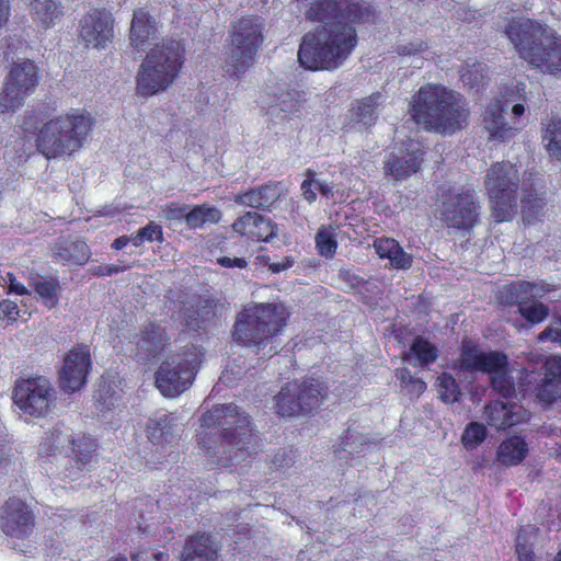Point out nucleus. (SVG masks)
I'll list each match as a JSON object with an SVG mask.
<instances>
[{
    "label": "nucleus",
    "instance_id": "obj_28",
    "mask_svg": "<svg viewBox=\"0 0 561 561\" xmlns=\"http://www.w3.org/2000/svg\"><path fill=\"white\" fill-rule=\"evenodd\" d=\"M95 448V440L90 436L83 435L78 438H73L72 435L70 436L66 454L75 461L77 471H70L67 474L69 478L73 479L79 471L85 469L93 461Z\"/></svg>",
    "mask_w": 561,
    "mask_h": 561
},
{
    "label": "nucleus",
    "instance_id": "obj_14",
    "mask_svg": "<svg viewBox=\"0 0 561 561\" xmlns=\"http://www.w3.org/2000/svg\"><path fill=\"white\" fill-rule=\"evenodd\" d=\"M424 153L423 146L413 139L396 146L385 158V176L393 182L407 180L420 170Z\"/></svg>",
    "mask_w": 561,
    "mask_h": 561
},
{
    "label": "nucleus",
    "instance_id": "obj_13",
    "mask_svg": "<svg viewBox=\"0 0 561 561\" xmlns=\"http://www.w3.org/2000/svg\"><path fill=\"white\" fill-rule=\"evenodd\" d=\"M53 399L51 385L45 377L20 379L15 383L13 401L30 416H44L49 411Z\"/></svg>",
    "mask_w": 561,
    "mask_h": 561
},
{
    "label": "nucleus",
    "instance_id": "obj_61",
    "mask_svg": "<svg viewBox=\"0 0 561 561\" xmlns=\"http://www.w3.org/2000/svg\"><path fill=\"white\" fill-rule=\"evenodd\" d=\"M339 277L351 287H357L362 283V278L353 274L350 270H341Z\"/></svg>",
    "mask_w": 561,
    "mask_h": 561
},
{
    "label": "nucleus",
    "instance_id": "obj_10",
    "mask_svg": "<svg viewBox=\"0 0 561 561\" xmlns=\"http://www.w3.org/2000/svg\"><path fill=\"white\" fill-rule=\"evenodd\" d=\"M39 81L38 69L30 59L13 62L0 91V114H14L35 92Z\"/></svg>",
    "mask_w": 561,
    "mask_h": 561
},
{
    "label": "nucleus",
    "instance_id": "obj_60",
    "mask_svg": "<svg viewBox=\"0 0 561 561\" xmlns=\"http://www.w3.org/2000/svg\"><path fill=\"white\" fill-rule=\"evenodd\" d=\"M522 535L517 537L516 553L519 561H535L533 551L524 543H522Z\"/></svg>",
    "mask_w": 561,
    "mask_h": 561
},
{
    "label": "nucleus",
    "instance_id": "obj_11",
    "mask_svg": "<svg viewBox=\"0 0 561 561\" xmlns=\"http://www.w3.org/2000/svg\"><path fill=\"white\" fill-rule=\"evenodd\" d=\"M198 366V353L194 346L183 354L164 360L156 371V386L164 397L174 398L192 383Z\"/></svg>",
    "mask_w": 561,
    "mask_h": 561
},
{
    "label": "nucleus",
    "instance_id": "obj_7",
    "mask_svg": "<svg viewBox=\"0 0 561 561\" xmlns=\"http://www.w3.org/2000/svg\"><path fill=\"white\" fill-rule=\"evenodd\" d=\"M263 30L262 19L252 15L242 16L231 25L225 60V70L230 77L239 78L254 65L264 42Z\"/></svg>",
    "mask_w": 561,
    "mask_h": 561
},
{
    "label": "nucleus",
    "instance_id": "obj_19",
    "mask_svg": "<svg viewBox=\"0 0 561 561\" xmlns=\"http://www.w3.org/2000/svg\"><path fill=\"white\" fill-rule=\"evenodd\" d=\"M234 232L252 241H270L276 236L275 227L271 220L264 218L257 213L248 211L239 217L233 224Z\"/></svg>",
    "mask_w": 561,
    "mask_h": 561
},
{
    "label": "nucleus",
    "instance_id": "obj_51",
    "mask_svg": "<svg viewBox=\"0 0 561 561\" xmlns=\"http://www.w3.org/2000/svg\"><path fill=\"white\" fill-rule=\"evenodd\" d=\"M139 231L141 232L145 241L147 242L163 241L162 228L154 221H150L147 226L139 229Z\"/></svg>",
    "mask_w": 561,
    "mask_h": 561
},
{
    "label": "nucleus",
    "instance_id": "obj_16",
    "mask_svg": "<svg viewBox=\"0 0 561 561\" xmlns=\"http://www.w3.org/2000/svg\"><path fill=\"white\" fill-rule=\"evenodd\" d=\"M79 36L87 47L104 48L113 37V19L106 10H93L79 25Z\"/></svg>",
    "mask_w": 561,
    "mask_h": 561
},
{
    "label": "nucleus",
    "instance_id": "obj_12",
    "mask_svg": "<svg viewBox=\"0 0 561 561\" xmlns=\"http://www.w3.org/2000/svg\"><path fill=\"white\" fill-rule=\"evenodd\" d=\"M479 209L473 191L450 192L443 197L439 218L448 228L467 230L476 225Z\"/></svg>",
    "mask_w": 561,
    "mask_h": 561
},
{
    "label": "nucleus",
    "instance_id": "obj_18",
    "mask_svg": "<svg viewBox=\"0 0 561 561\" xmlns=\"http://www.w3.org/2000/svg\"><path fill=\"white\" fill-rule=\"evenodd\" d=\"M483 416L489 426L501 431L527 421L529 413L517 403L496 400L484 407Z\"/></svg>",
    "mask_w": 561,
    "mask_h": 561
},
{
    "label": "nucleus",
    "instance_id": "obj_33",
    "mask_svg": "<svg viewBox=\"0 0 561 561\" xmlns=\"http://www.w3.org/2000/svg\"><path fill=\"white\" fill-rule=\"evenodd\" d=\"M542 145L548 154L561 160V115H552L542 122Z\"/></svg>",
    "mask_w": 561,
    "mask_h": 561
},
{
    "label": "nucleus",
    "instance_id": "obj_48",
    "mask_svg": "<svg viewBox=\"0 0 561 561\" xmlns=\"http://www.w3.org/2000/svg\"><path fill=\"white\" fill-rule=\"evenodd\" d=\"M560 393L558 382L551 379L545 380L538 389V398L545 403H552Z\"/></svg>",
    "mask_w": 561,
    "mask_h": 561
},
{
    "label": "nucleus",
    "instance_id": "obj_36",
    "mask_svg": "<svg viewBox=\"0 0 561 561\" xmlns=\"http://www.w3.org/2000/svg\"><path fill=\"white\" fill-rule=\"evenodd\" d=\"M71 433L67 430L59 427L53 428L47 432L45 437L39 444L38 455L42 457L55 456L57 454L66 453L70 442Z\"/></svg>",
    "mask_w": 561,
    "mask_h": 561
},
{
    "label": "nucleus",
    "instance_id": "obj_20",
    "mask_svg": "<svg viewBox=\"0 0 561 561\" xmlns=\"http://www.w3.org/2000/svg\"><path fill=\"white\" fill-rule=\"evenodd\" d=\"M168 337L159 324L149 323L142 327L136 341V356L149 360L158 356L165 347Z\"/></svg>",
    "mask_w": 561,
    "mask_h": 561
},
{
    "label": "nucleus",
    "instance_id": "obj_53",
    "mask_svg": "<svg viewBox=\"0 0 561 561\" xmlns=\"http://www.w3.org/2000/svg\"><path fill=\"white\" fill-rule=\"evenodd\" d=\"M128 268H130V265L106 264L95 266L91 272L95 276H111L113 274L125 272Z\"/></svg>",
    "mask_w": 561,
    "mask_h": 561
},
{
    "label": "nucleus",
    "instance_id": "obj_1",
    "mask_svg": "<svg viewBox=\"0 0 561 561\" xmlns=\"http://www.w3.org/2000/svg\"><path fill=\"white\" fill-rule=\"evenodd\" d=\"M504 33L518 56L529 66L554 76L561 75V37L546 24L526 18H513Z\"/></svg>",
    "mask_w": 561,
    "mask_h": 561
},
{
    "label": "nucleus",
    "instance_id": "obj_29",
    "mask_svg": "<svg viewBox=\"0 0 561 561\" xmlns=\"http://www.w3.org/2000/svg\"><path fill=\"white\" fill-rule=\"evenodd\" d=\"M298 401L301 405V414L311 412L320 407L327 397V388L318 379H307L298 382Z\"/></svg>",
    "mask_w": 561,
    "mask_h": 561
},
{
    "label": "nucleus",
    "instance_id": "obj_38",
    "mask_svg": "<svg viewBox=\"0 0 561 561\" xmlns=\"http://www.w3.org/2000/svg\"><path fill=\"white\" fill-rule=\"evenodd\" d=\"M437 357L436 347L431 344L427 340L416 337L409 353L405 355V359L409 364L414 366H423L433 363Z\"/></svg>",
    "mask_w": 561,
    "mask_h": 561
},
{
    "label": "nucleus",
    "instance_id": "obj_56",
    "mask_svg": "<svg viewBox=\"0 0 561 561\" xmlns=\"http://www.w3.org/2000/svg\"><path fill=\"white\" fill-rule=\"evenodd\" d=\"M19 316V308L16 302L11 300H3L0 302V318L16 320Z\"/></svg>",
    "mask_w": 561,
    "mask_h": 561
},
{
    "label": "nucleus",
    "instance_id": "obj_26",
    "mask_svg": "<svg viewBox=\"0 0 561 561\" xmlns=\"http://www.w3.org/2000/svg\"><path fill=\"white\" fill-rule=\"evenodd\" d=\"M382 102L383 96L380 92L356 100L348 111L350 121L364 127H370L377 121V111Z\"/></svg>",
    "mask_w": 561,
    "mask_h": 561
},
{
    "label": "nucleus",
    "instance_id": "obj_9",
    "mask_svg": "<svg viewBox=\"0 0 561 561\" xmlns=\"http://www.w3.org/2000/svg\"><path fill=\"white\" fill-rule=\"evenodd\" d=\"M461 371H481L491 377L493 389L504 398L515 393V386L507 375V356L500 352H482L471 342L462 343L461 356L457 362Z\"/></svg>",
    "mask_w": 561,
    "mask_h": 561
},
{
    "label": "nucleus",
    "instance_id": "obj_52",
    "mask_svg": "<svg viewBox=\"0 0 561 561\" xmlns=\"http://www.w3.org/2000/svg\"><path fill=\"white\" fill-rule=\"evenodd\" d=\"M546 377L545 380H553L558 382L561 378V357H550L546 362Z\"/></svg>",
    "mask_w": 561,
    "mask_h": 561
},
{
    "label": "nucleus",
    "instance_id": "obj_50",
    "mask_svg": "<svg viewBox=\"0 0 561 561\" xmlns=\"http://www.w3.org/2000/svg\"><path fill=\"white\" fill-rule=\"evenodd\" d=\"M426 43L422 41H415L407 44H400L397 47V51L402 56H414L417 54H424L427 50Z\"/></svg>",
    "mask_w": 561,
    "mask_h": 561
},
{
    "label": "nucleus",
    "instance_id": "obj_45",
    "mask_svg": "<svg viewBox=\"0 0 561 561\" xmlns=\"http://www.w3.org/2000/svg\"><path fill=\"white\" fill-rule=\"evenodd\" d=\"M439 398L446 403H454L460 397L459 387L451 375L443 374L437 378Z\"/></svg>",
    "mask_w": 561,
    "mask_h": 561
},
{
    "label": "nucleus",
    "instance_id": "obj_63",
    "mask_svg": "<svg viewBox=\"0 0 561 561\" xmlns=\"http://www.w3.org/2000/svg\"><path fill=\"white\" fill-rule=\"evenodd\" d=\"M10 16V1L0 0V26L4 25Z\"/></svg>",
    "mask_w": 561,
    "mask_h": 561
},
{
    "label": "nucleus",
    "instance_id": "obj_3",
    "mask_svg": "<svg viewBox=\"0 0 561 561\" xmlns=\"http://www.w3.org/2000/svg\"><path fill=\"white\" fill-rule=\"evenodd\" d=\"M411 115L424 129L453 134L467 125L469 110L460 94L428 84L414 95Z\"/></svg>",
    "mask_w": 561,
    "mask_h": 561
},
{
    "label": "nucleus",
    "instance_id": "obj_34",
    "mask_svg": "<svg viewBox=\"0 0 561 561\" xmlns=\"http://www.w3.org/2000/svg\"><path fill=\"white\" fill-rule=\"evenodd\" d=\"M298 381L285 385L275 397L276 413L282 416H296L301 414V405L298 401Z\"/></svg>",
    "mask_w": 561,
    "mask_h": 561
},
{
    "label": "nucleus",
    "instance_id": "obj_47",
    "mask_svg": "<svg viewBox=\"0 0 561 561\" xmlns=\"http://www.w3.org/2000/svg\"><path fill=\"white\" fill-rule=\"evenodd\" d=\"M485 78L486 67L480 62L467 65V67L461 70V81L471 89L483 84Z\"/></svg>",
    "mask_w": 561,
    "mask_h": 561
},
{
    "label": "nucleus",
    "instance_id": "obj_43",
    "mask_svg": "<svg viewBox=\"0 0 561 561\" xmlns=\"http://www.w3.org/2000/svg\"><path fill=\"white\" fill-rule=\"evenodd\" d=\"M550 290V285L546 283L522 282L508 287V293L512 299H534L542 297Z\"/></svg>",
    "mask_w": 561,
    "mask_h": 561
},
{
    "label": "nucleus",
    "instance_id": "obj_39",
    "mask_svg": "<svg viewBox=\"0 0 561 561\" xmlns=\"http://www.w3.org/2000/svg\"><path fill=\"white\" fill-rule=\"evenodd\" d=\"M220 219L221 211L217 207L203 204L187 211L186 225L195 229L202 228L207 224H217Z\"/></svg>",
    "mask_w": 561,
    "mask_h": 561
},
{
    "label": "nucleus",
    "instance_id": "obj_31",
    "mask_svg": "<svg viewBox=\"0 0 561 561\" xmlns=\"http://www.w3.org/2000/svg\"><path fill=\"white\" fill-rule=\"evenodd\" d=\"M299 101L293 91H280L273 95L266 106V114L272 119H285L299 112Z\"/></svg>",
    "mask_w": 561,
    "mask_h": 561
},
{
    "label": "nucleus",
    "instance_id": "obj_8",
    "mask_svg": "<svg viewBox=\"0 0 561 561\" xmlns=\"http://www.w3.org/2000/svg\"><path fill=\"white\" fill-rule=\"evenodd\" d=\"M484 185L495 220L499 222L510 220L517 211L520 195L516 165L507 161L492 164L486 171Z\"/></svg>",
    "mask_w": 561,
    "mask_h": 561
},
{
    "label": "nucleus",
    "instance_id": "obj_58",
    "mask_svg": "<svg viewBox=\"0 0 561 561\" xmlns=\"http://www.w3.org/2000/svg\"><path fill=\"white\" fill-rule=\"evenodd\" d=\"M408 394L411 397H420L426 389V383L414 377H409V383L405 387Z\"/></svg>",
    "mask_w": 561,
    "mask_h": 561
},
{
    "label": "nucleus",
    "instance_id": "obj_4",
    "mask_svg": "<svg viewBox=\"0 0 561 561\" xmlns=\"http://www.w3.org/2000/svg\"><path fill=\"white\" fill-rule=\"evenodd\" d=\"M94 121L83 110H70L46 121L38 129L36 148L47 159L71 156L85 144Z\"/></svg>",
    "mask_w": 561,
    "mask_h": 561
},
{
    "label": "nucleus",
    "instance_id": "obj_30",
    "mask_svg": "<svg viewBox=\"0 0 561 561\" xmlns=\"http://www.w3.org/2000/svg\"><path fill=\"white\" fill-rule=\"evenodd\" d=\"M279 198V191L275 185H265L250 190L233 197L237 204L252 208H270Z\"/></svg>",
    "mask_w": 561,
    "mask_h": 561
},
{
    "label": "nucleus",
    "instance_id": "obj_46",
    "mask_svg": "<svg viewBox=\"0 0 561 561\" xmlns=\"http://www.w3.org/2000/svg\"><path fill=\"white\" fill-rule=\"evenodd\" d=\"M485 426L478 422H471L466 426L461 442L467 449H474L485 439Z\"/></svg>",
    "mask_w": 561,
    "mask_h": 561
},
{
    "label": "nucleus",
    "instance_id": "obj_6",
    "mask_svg": "<svg viewBox=\"0 0 561 561\" xmlns=\"http://www.w3.org/2000/svg\"><path fill=\"white\" fill-rule=\"evenodd\" d=\"M289 312L282 302L244 308L234 324L233 336L245 345H266L287 324Z\"/></svg>",
    "mask_w": 561,
    "mask_h": 561
},
{
    "label": "nucleus",
    "instance_id": "obj_59",
    "mask_svg": "<svg viewBox=\"0 0 561 561\" xmlns=\"http://www.w3.org/2000/svg\"><path fill=\"white\" fill-rule=\"evenodd\" d=\"M217 263L222 267L232 268H244L248 265V262L243 257H229V256H220L217 259Z\"/></svg>",
    "mask_w": 561,
    "mask_h": 561
},
{
    "label": "nucleus",
    "instance_id": "obj_35",
    "mask_svg": "<svg viewBox=\"0 0 561 561\" xmlns=\"http://www.w3.org/2000/svg\"><path fill=\"white\" fill-rule=\"evenodd\" d=\"M527 453L525 440L522 437L513 436L499 446L497 460L504 466H515L525 459Z\"/></svg>",
    "mask_w": 561,
    "mask_h": 561
},
{
    "label": "nucleus",
    "instance_id": "obj_23",
    "mask_svg": "<svg viewBox=\"0 0 561 561\" xmlns=\"http://www.w3.org/2000/svg\"><path fill=\"white\" fill-rule=\"evenodd\" d=\"M178 419L173 413L159 412L148 420L146 433L152 444L171 442L175 436Z\"/></svg>",
    "mask_w": 561,
    "mask_h": 561
},
{
    "label": "nucleus",
    "instance_id": "obj_55",
    "mask_svg": "<svg viewBox=\"0 0 561 561\" xmlns=\"http://www.w3.org/2000/svg\"><path fill=\"white\" fill-rule=\"evenodd\" d=\"M308 174L310 175V178L304 180V182L301 183L300 190H301L304 198L306 201H308L309 203H313L317 198V194L313 190V188H316L314 187L316 179L312 178L313 172L311 170H308Z\"/></svg>",
    "mask_w": 561,
    "mask_h": 561
},
{
    "label": "nucleus",
    "instance_id": "obj_32",
    "mask_svg": "<svg viewBox=\"0 0 561 561\" xmlns=\"http://www.w3.org/2000/svg\"><path fill=\"white\" fill-rule=\"evenodd\" d=\"M375 444L365 434L348 428L341 437L339 448L335 449V454L340 459H347L350 456H358L369 449V446Z\"/></svg>",
    "mask_w": 561,
    "mask_h": 561
},
{
    "label": "nucleus",
    "instance_id": "obj_2",
    "mask_svg": "<svg viewBox=\"0 0 561 561\" xmlns=\"http://www.w3.org/2000/svg\"><path fill=\"white\" fill-rule=\"evenodd\" d=\"M203 422L220 431V442L215 447L202 442L208 454L217 458L219 466L231 468L241 465L255 453L254 436L247 413L234 404L215 407Z\"/></svg>",
    "mask_w": 561,
    "mask_h": 561
},
{
    "label": "nucleus",
    "instance_id": "obj_15",
    "mask_svg": "<svg viewBox=\"0 0 561 561\" xmlns=\"http://www.w3.org/2000/svg\"><path fill=\"white\" fill-rule=\"evenodd\" d=\"M91 365V354L87 345L72 347L65 355L64 364L59 371L61 389L69 393L80 390L87 381Z\"/></svg>",
    "mask_w": 561,
    "mask_h": 561
},
{
    "label": "nucleus",
    "instance_id": "obj_42",
    "mask_svg": "<svg viewBox=\"0 0 561 561\" xmlns=\"http://www.w3.org/2000/svg\"><path fill=\"white\" fill-rule=\"evenodd\" d=\"M34 291L48 308H54L58 304L59 282L55 278H41L33 282Z\"/></svg>",
    "mask_w": 561,
    "mask_h": 561
},
{
    "label": "nucleus",
    "instance_id": "obj_49",
    "mask_svg": "<svg viewBox=\"0 0 561 561\" xmlns=\"http://www.w3.org/2000/svg\"><path fill=\"white\" fill-rule=\"evenodd\" d=\"M187 207L174 203L168 204L161 208V217L168 221L186 220Z\"/></svg>",
    "mask_w": 561,
    "mask_h": 561
},
{
    "label": "nucleus",
    "instance_id": "obj_54",
    "mask_svg": "<svg viewBox=\"0 0 561 561\" xmlns=\"http://www.w3.org/2000/svg\"><path fill=\"white\" fill-rule=\"evenodd\" d=\"M2 280L4 284L9 286V293L16 295H30L28 289L21 283L15 279V276L12 273H7Z\"/></svg>",
    "mask_w": 561,
    "mask_h": 561
},
{
    "label": "nucleus",
    "instance_id": "obj_22",
    "mask_svg": "<svg viewBox=\"0 0 561 561\" xmlns=\"http://www.w3.org/2000/svg\"><path fill=\"white\" fill-rule=\"evenodd\" d=\"M53 255L62 264H85L91 252L87 243L79 239H61L53 247Z\"/></svg>",
    "mask_w": 561,
    "mask_h": 561
},
{
    "label": "nucleus",
    "instance_id": "obj_41",
    "mask_svg": "<svg viewBox=\"0 0 561 561\" xmlns=\"http://www.w3.org/2000/svg\"><path fill=\"white\" fill-rule=\"evenodd\" d=\"M516 304L519 313L530 323L542 322L549 313L546 305L535 299H512Z\"/></svg>",
    "mask_w": 561,
    "mask_h": 561
},
{
    "label": "nucleus",
    "instance_id": "obj_57",
    "mask_svg": "<svg viewBox=\"0 0 561 561\" xmlns=\"http://www.w3.org/2000/svg\"><path fill=\"white\" fill-rule=\"evenodd\" d=\"M539 339L552 340L561 344V320L551 323V325L540 333Z\"/></svg>",
    "mask_w": 561,
    "mask_h": 561
},
{
    "label": "nucleus",
    "instance_id": "obj_24",
    "mask_svg": "<svg viewBox=\"0 0 561 561\" xmlns=\"http://www.w3.org/2000/svg\"><path fill=\"white\" fill-rule=\"evenodd\" d=\"M28 7L32 21L44 30L55 26L64 14L60 0H30Z\"/></svg>",
    "mask_w": 561,
    "mask_h": 561
},
{
    "label": "nucleus",
    "instance_id": "obj_62",
    "mask_svg": "<svg viewBox=\"0 0 561 561\" xmlns=\"http://www.w3.org/2000/svg\"><path fill=\"white\" fill-rule=\"evenodd\" d=\"M314 187L325 197H332L333 196V184L327 183L320 180L314 181Z\"/></svg>",
    "mask_w": 561,
    "mask_h": 561
},
{
    "label": "nucleus",
    "instance_id": "obj_27",
    "mask_svg": "<svg viewBox=\"0 0 561 561\" xmlns=\"http://www.w3.org/2000/svg\"><path fill=\"white\" fill-rule=\"evenodd\" d=\"M380 259H388L397 270H408L412 266V255L404 252L399 242L392 238H377L373 244Z\"/></svg>",
    "mask_w": 561,
    "mask_h": 561
},
{
    "label": "nucleus",
    "instance_id": "obj_25",
    "mask_svg": "<svg viewBox=\"0 0 561 561\" xmlns=\"http://www.w3.org/2000/svg\"><path fill=\"white\" fill-rule=\"evenodd\" d=\"M218 547L209 535H198L186 540L181 561H216Z\"/></svg>",
    "mask_w": 561,
    "mask_h": 561
},
{
    "label": "nucleus",
    "instance_id": "obj_17",
    "mask_svg": "<svg viewBox=\"0 0 561 561\" xmlns=\"http://www.w3.org/2000/svg\"><path fill=\"white\" fill-rule=\"evenodd\" d=\"M34 515L30 507L19 499H10L1 508L0 527L11 537H28L34 528Z\"/></svg>",
    "mask_w": 561,
    "mask_h": 561
},
{
    "label": "nucleus",
    "instance_id": "obj_40",
    "mask_svg": "<svg viewBox=\"0 0 561 561\" xmlns=\"http://www.w3.org/2000/svg\"><path fill=\"white\" fill-rule=\"evenodd\" d=\"M523 205L522 211L524 220L527 224H533L545 216V198L537 193L527 192L525 195H519Z\"/></svg>",
    "mask_w": 561,
    "mask_h": 561
},
{
    "label": "nucleus",
    "instance_id": "obj_5",
    "mask_svg": "<svg viewBox=\"0 0 561 561\" xmlns=\"http://www.w3.org/2000/svg\"><path fill=\"white\" fill-rule=\"evenodd\" d=\"M184 61V48L175 39L154 45L141 62L137 73L136 93L152 96L165 91L178 78Z\"/></svg>",
    "mask_w": 561,
    "mask_h": 561
},
{
    "label": "nucleus",
    "instance_id": "obj_64",
    "mask_svg": "<svg viewBox=\"0 0 561 561\" xmlns=\"http://www.w3.org/2000/svg\"><path fill=\"white\" fill-rule=\"evenodd\" d=\"M131 561H154L152 556L149 558L147 551L134 552L130 554Z\"/></svg>",
    "mask_w": 561,
    "mask_h": 561
},
{
    "label": "nucleus",
    "instance_id": "obj_21",
    "mask_svg": "<svg viewBox=\"0 0 561 561\" xmlns=\"http://www.w3.org/2000/svg\"><path fill=\"white\" fill-rule=\"evenodd\" d=\"M507 103L495 101L491 103L484 113L483 124L490 138L505 140L515 135L518 129L516 122H507L503 114L507 111Z\"/></svg>",
    "mask_w": 561,
    "mask_h": 561
},
{
    "label": "nucleus",
    "instance_id": "obj_44",
    "mask_svg": "<svg viewBox=\"0 0 561 561\" xmlns=\"http://www.w3.org/2000/svg\"><path fill=\"white\" fill-rule=\"evenodd\" d=\"M316 245L320 255L332 257L337 248L334 229L322 226L316 234Z\"/></svg>",
    "mask_w": 561,
    "mask_h": 561
},
{
    "label": "nucleus",
    "instance_id": "obj_37",
    "mask_svg": "<svg viewBox=\"0 0 561 561\" xmlns=\"http://www.w3.org/2000/svg\"><path fill=\"white\" fill-rule=\"evenodd\" d=\"M154 22L142 9L134 12L130 26V42L135 47H140L146 41L156 34Z\"/></svg>",
    "mask_w": 561,
    "mask_h": 561
}]
</instances>
